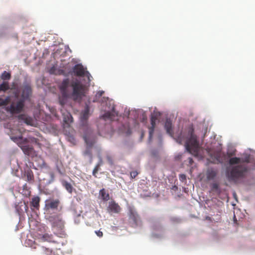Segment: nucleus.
Listing matches in <instances>:
<instances>
[{
    "mask_svg": "<svg viewBox=\"0 0 255 255\" xmlns=\"http://www.w3.org/2000/svg\"><path fill=\"white\" fill-rule=\"evenodd\" d=\"M90 115V108L89 106L86 105L85 109L83 111L80 115V121L83 126L87 124V120Z\"/></svg>",
    "mask_w": 255,
    "mask_h": 255,
    "instance_id": "obj_13",
    "label": "nucleus"
},
{
    "mask_svg": "<svg viewBox=\"0 0 255 255\" xmlns=\"http://www.w3.org/2000/svg\"><path fill=\"white\" fill-rule=\"evenodd\" d=\"M9 89V86L7 82H3L0 85V91L5 92Z\"/></svg>",
    "mask_w": 255,
    "mask_h": 255,
    "instance_id": "obj_26",
    "label": "nucleus"
},
{
    "mask_svg": "<svg viewBox=\"0 0 255 255\" xmlns=\"http://www.w3.org/2000/svg\"><path fill=\"white\" fill-rule=\"evenodd\" d=\"M100 164L99 163H98V164L96 165V166L95 167V168L93 169V175L95 177H97L96 174L98 173V171L100 169Z\"/></svg>",
    "mask_w": 255,
    "mask_h": 255,
    "instance_id": "obj_31",
    "label": "nucleus"
},
{
    "mask_svg": "<svg viewBox=\"0 0 255 255\" xmlns=\"http://www.w3.org/2000/svg\"><path fill=\"white\" fill-rule=\"evenodd\" d=\"M188 161H189V164L190 165H192L193 162V159L191 157H189L188 158Z\"/></svg>",
    "mask_w": 255,
    "mask_h": 255,
    "instance_id": "obj_38",
    "label": "nucleus"
},
{
    "mask_svg": "<svg viewBox=\"0 0 255 255\" xmlns=\"http://www.w3.org/2000/svg\"><path fill=\"white\" fill-rule=\"evenodd\" d=\"M207 150L208 154L211 158L218 161L220 160L222 150V147L220 144L217 146L216 149H214V148H208Z\"/></svg>",
    "mask_w": 255,
    "mask_h": 255,
    "instance_id": "obj_8",
    "label": "nucleus"
},
{
    "mask_svg": "<svg viewBox=\"0 0 255 255\" xmlns=\"http://www.w3.org/2000/svg\"><path fill=\"white\" fill-rule=\"evenodd\" d=\"M129 216L130 219H131L136 225H138L140 222V219L136 211L130 209L129 210Z\"/></svg>",
    "mask_w": 255,
    "mask_h": 255,
    "instance_id": "obj_19",
    "label": "nucleus"
},
{
    "mask_svg": "<svg viewBox=\"0 0 255 255\" xmlns=\"http://www.w3.org/2000/svg\"><path fill=\"white\" fill-rule=\"evenodd\" d=\"M55 75H65L66 74H65V72L63 69L56 67V71L55 72Z\"/></svg>",
    "mask_w": 255,
    "mask_h": 255,
    "instance_id": "obj_30",
    "label": "nucleus"
},
{
    "mask_svg": "<svg viewBox=\"0 0 255 255\" xmlns=\"http://www.w3.org/2000/svg\"><path fill=\"white\" fill-rule=\"evenodd\" d=\"M72 72L74 75L78 77H84L87 78L86 82L88 84L91 81L90 73L86 70V68H84L81 64H76L72 69Z\"/></svg>",
    "mask_w": 255,
    "mask_h": 255,
    "instance_id": "obj_7",
    "label": "nucleus"
},
{
    "mask_svg": "<svg viewBox=\"0 0 255 255\" xmlns=\"http://www.w3.org/2000/svg\"><path fill=\"white\" fill-rule=\"evenodd\" d=\"M24 208H25V212H27V211H28V206H27V204H26L25 203H24Z\"/></svg>",
    "mask_w": 255,
    "mask_h": 255,
    "instance_id": "obj_39",
    "label": "nucleus"
},
{
    "mask_svg": "<svg viewBox=\"0 0 255 255\" xmlns=\"http://www.w3.org/2000/svg\"><path fill=\"white\" fill-rule=\"evenodd\" d=\"M248 169L243 165H239L233 167L230 171L227 173V177L228 180L237 183L243 178L247 172Z\"/></svg>",
    "mask_w": 255,
    "mask_h": 255,
    "instance_id": "obj_4",
    "label": "nucleus"
},
{
    "mask_svg": "<svg viewBox=\"0 0 255 255\" xmlns=\"http://www.w3.org/2000/svg\"><path fill=\"white\" fill-rule=\"evenodd\" d=\"M100 195L102 199L104 201H108L110 199L109 194L107 193L105 189H102L100 191Z\"/></svg>",
    "mask_w": 255,
    "mask_h": 255,
    "instance_id": "obj_24",
    "label": "nucleus"
},
{
    "mask_svg": "<svg viewBox=\"0 0 255 255\" xmlns=\"http://www.w3.org/2000/svg\"><path fill=\"white\" fill-rule=\"evenodd\" d=\"M17 135L14 136L13 134L10 135L11 139L14 142L16 143L21 148L25 154L29 156H33L35 152L34 148L29 145H27L28 140L27 138H23L21 133L19 130H16Z\"/></svg>",
    "mask_w": 255,
    "mask_h": 255,
    "instance_id": "obj_3",
    "label": "nucleus"
},
{
    "mask_svg": "<svg viewBox=\"0 0 255 255\" xmlns=\"http://www.w3.org/2000/svg\"><path fill=\"white\" fill-rule=\"evenodd\" d=\"M179 180L182 181L184 182L186 180V176L185 174H182L179 175Z\"/></svg>",
    "mask_w": 255,
    "mask_h": 255,
    "instance_id": "obj_34",
    "label": "nucleus"
},
{
    "mask_svg": "<svg viewBox=\"0 0 255 255\" xmlns=\"http://www.w3.org/2000/svg\"><path fill=\"white\" fill-rule=\"evenodd\" d=\"M164 127L167 133L169 134L170 136H172L173 134V132L172 130V122L170 120L167 119L166 120Z\"/></svg>",
    "mask_w": 255,
    "mask_h": 255,
    "instance_id": "obj_20",
    "label": "nucleus"
},
{
    "mask_svg": "<svg viewBox=\"0 0 255 255\" xmlns=\"http://www.w3.org/2000/svg\"><path fill=\"white\" fill-rule=\"evenodd\" d=\"M60 205L59 199H49L45 201V208L46 211L50 212L51 210H56Z\"/></svg>",
    "mask_w": 255,
    "mask_h": 255,
    "instance_id": "obj_10",
    "label": "nucleus"
},
{
    "mask_svg": "<svg viewBox=\"0 0 255 255\" xmlns=\"http://www.w3.org/2000/svg\"><path fill=\"white\" fill-rule=\"evenodd\" d=\"M95 234L97 235V236H98L99 237L101 238V237H102L103 236V233L102 231H101L100 230H99V231H96L95 232Z\"/></svg>",
    "mask_w": 255,
    "mask_h": 255,
    "instance_id": "obj_37",
    "label": "nucleus"
},
{
    "mask_svg": "<svg viewBox=\"0 0 255 255\" xmlns=\"http://www.w3.org/2000/svg\"><path fill=\"white\" fill-rule=\"evenodd\" d=\"M56 71V67H55V66L52 67L49 70L50 73L52 74L55 75Z\"/></svg>",
    "mask_w": 255,
    "mask_h": 255,
    "instance_id": "obj_36",
    "label": "nucleus"
},
{
    "mask_svg": "<svg viewBox=\"0 0 255 255\" xmlns=\"http://www.w3.org/2000/svg\"><path fill=\"white\" fill-rule=\"evenodd\" d=\"M138 172L136 171H133L130 172V177L131 178H134L138 175Z\"/></svg>",
    "mask_w": 255,
    "mask_h": 255,
    "instance_id": "obj_33",
    "label": "nucleus"
},
{
    "mask_svg": "<svg viewBox=\"0 0 255 255\" xmlns=\"http://www.w3.org/2000/svg\"><path fill=\"white\" fill-rule=\"evenodd\" d=\"M106 158H107V160H108V162L110 164H113V159L111 155H107Z\"/></svg>",
    "mask_w": 255,
    "mask_h": 255,
    "instance_id": "obj_35",
    "label": "nucleus"
},
{
    "mask_svg": "<svg viewBox=\"0 0 255 255\" xmlns=\"http://www.w3.org/2000/svg\"><path fill=\"white\" fill-rule=\"evenodd\" d=\"M40 198L39 197L36 196H34L31 198L30 202V208L32 210H38L40 207L39 202Z\"/></svg>",
    "mask_w": 255,
    "mask_h": 255,
    "instance_id": "obj_16",
    "label": "nucleus"
},
{
    "mask_svg": "<svg viewBox=\"0 0 255 255\" xmlns=\"http://www.w3.org/2000/svg\"><path fill=\"white\" fill-rule=\"evenodd\" d=\"M38 239L42 242H47L49 243L59 244V242L53 240V237L52 235L49 234L48 233H45L43 235H39L38 236Z\"/></svg>",
    "mask_w": 255,
    "mask_h": 255,
    "instance_id": "obj_15",
    "label": "nucleus"
},
{
    "mask_svg": "<svg viewBox=\"0 0 255 255\" xmlns=\"http://www.w3.org/2000/svg\"><path fill=\"white\" fill-rule=\"evenodd\" d=\"M31 93V88L29 84H26L23 85L22 97L24 98H27L29 97Z\"/></svg>",
    "mask_w": 255,
    "mask_h": 255,
    "instance_id": "obj_18",
    "label": "nucleus"
},
{
    "mask_svg": "<svg viewBox=\"0 0 255 255\" xmlns=\"http://www.w3.org/2000/svg\"><path fill=\"white\" fill-rule=\"evenodd\" d=\"M52 228L55 230L54 234L60 238H66L67 235L64 230V221L61 214L50 216L47 218Z\"/></svg>",
    "mask_w": 255,
    "mask_h": 255,
    "instance_id": "obj_2",
    "label": "nucleus"
},
{
    "mask_svg": "<svg viewBox=\"0 0 255 255\" xmlns=\"http://www.w3.org/2000/svg\"><path fill=\"white\" fill-rule=\"evenodd\" d=\"M240 161L241 159L239 157H232L230 159L229 163L231 165L238 164L240 163Z\"/></svg>",
    "mask_w": 255,
    "mask_h": 255,
    "instance_id": "obj_28",
    "label": "nucleus"
},
{
    "mask_svg": "<svg viewBox=\"0 0 255 255\" xmlns=\"http://www.w3.org/2000/svg\"><path fill=\"white\" fill-rule=\"evenodd\" d=\"M9 101V98L7 97L5 99H3L1 98H0V106H6L7 105Z\"/></svg>",
    "mask_w": 255,
    "mask_h": 255,
    "instance_id": "obj_29",
    "label": "nucleus"
},
{
    "mask_svg": "<svg viewBox=\"0 0 255 255\" xmlns=\"http://www.w3.org/2000/svg\"><path fill=\"white\" fill-rule=\"evenodd\" d=\"M83 138L87 145L86 149L84 152V155L88 156L91 159L92 158V147L96 142V136L93 132L88 129L83 135Z\"/></svg>",
    "mask_w": 255,
    "mask_h": 255,
    "instance_id": "obj_5",
    "label": "nucleus"
},
{
    "mask_svg": "<svg viewBox=\"0 0 255 255\" xmlns=\"http://www.w3.org/2000/svg\"><path fill=\"white\" fill-rule=\"evenodd\" d=\"M25 123L27 124H28L29 123H28V122L27 121V119H26V121H25Z\"/></svg>",
    "mask_w": 255,
    "mask_h": 255,
    "instance_id": "obj_40",
    "label": "nucleus"
},
{
    "mask_svg": "<svg viewBox=\"0 0 255 255\" xmlns=\"http://www.w3.org/2000/svg\"><path fill=\"white\" fill-rule=\"evenodd\" d=\"M118 116V113L116 112L115 108L113 107L112 109V111L107 112L105 113L103 116L102 118L104 120H110L111 121H115L116 120V118Z\"/></svg>",
    "mask_w": 255,
    "mask_h": 255,
    "instance_id": "obj_14",
    "label": "nucleus"
},
{
    "mask_svg": "<svg viewBox=\"0 0 255 255\" xmlns=\"http://www.w3.org/2000/svg\"><path fill=\"white\" fill-rule=\"evenodd\" d=\"M73 118L71 115L69 113L66 114H63V121L66 124H70L72 122Z\"/></svg>",
    "mask_w": 255,
    "mask_h": 255,
    "instance_id": "obj_25",
    "label": "nucleus"
},
{
    "mask_svg": "<svg viewBox=\"0 0 255 255\" xmlns=\"http://www.w3.org/2000/svg\"><path fill=\"white\" fill-rule=\"evenodd\" d=\"M40 255H56L53 253L52 250L44 247L40 248Z\"/></svg>",
    "mask_w": 255,
    "mask_h": 255,
    "instance_id": "obj_22",
    "label": "nucleus"
},
{
    "mask_svg": "<svg viewBox=\"0 0 255 255\" xmlns=\"http://www.w3.org/2000/svg\"><path fill=\"white\" fill-rule=\"evenodd\" d=\"M0 78L3 80H8L11 78L10 73L4 71L1 75Z\"/></svg>",
    "mask_w": 255,
    "mask_h": 255,
    "instance_id": "obj_27",
    "label": "nucleus"
},
{
    "mask_svg": "<svg viewBox=\"0 0 255 255\" xmlns=\"http://www.w3.org/2000/svg\"><path fill=\"white\" fill-rule=\"evenodd\" d=\"M24 176L26 177V180L30 183H32L34 181V175L33 172L30 169H28L25 171Z\"/></svg>",
    "mask_w": 255,
    "mask_h": 255,
    "instance_id": "obj_21",
    "label": "nucleus"
},
{
    "mask_svg": "<svg viewBox=\"0 0 255 255\" xmlns=\"http://www.w3.org/2000/svg\"><path fill=\"white\" fill-rule=\"evenodd\" d=\"M23 107V102L19 101L16 103V105L12 104L9 107H7L6 108V110L11 114H18L21 112Z\"/></svg>",
    "mask_w": 255,
    "mask_h": 255,
    "instance_id": "obj_9",
    "label": "nucleus"
},
{
    "mask_svg": "<svg viewBox=\"0 0 255 255\" xmlns=\"http://www.w3.org/2000/svg\"><path fill=\"white\" fill-rule=\"evenodd\" d=\"M212 189L213 190H219V185L217 183H214L211 185Z\"/></svg>",
    "mask_w": 255,
    "mask_h": 255,
    "instance_id": "obj_32",
    "label": "nucleus"
},
{
    "mask_svg": "<svg viewBox=\"0 0 255 255\" xmlns=\"http://www.w3.org/2000/svg\"><path fill=\"white\" fill-rule=\"evenodd\" d=\"M159 116V114H154L151 115V127L149 128V140L150 141L151 140V138L152 137L153 133L154 132V128L155 127L156 121L157 120L158 117Z\"/></svg>",
    "mask_w": 255,
    "mask_h": 255,
    "instance_id": "obj_11",
    "label": "nucleus"
},
{
    "mask_svg": "<svg viewBox=\"0 0 255 255\" xmlns=\"http://www.w3.org/2000/svg\"><path fill=\"white\" fill-rule=\"evenodd\" d=\"M194 130L190 128L188 130L189 138L186 141L185 146L187 150L189 152L191 151L197 153L199 149V143L197 140V137L193 133Z\"/></svg>",
    "mask_w": 255,
    "mask_h": 255,
    "instance_id": "obj_6",
    "label": "nucleus"
},
{
    "mask_svg": "<svg viewBox=\"0 0 255 255\" xmlns=\"http://www.w3.org/2000/svg\"><path fill=\"white\" fill-rule=\"evenodd\" d=\"M58 88L61 94V98H59V103L61 105H64L69 98L74 101L81 100L85 96L87 91L86 85L77 79L71 81L69 78L64 79Z\"/></svg>",
    "mask_w": 255,
    "mask_h": 255,
    "instance_id": "obj_1",
    "label": "nucleus"
},
{
    "mask_svg": "<svg viewBox=\"0 0 255 255\" xmlns=\"http://www.w3.org/2000/svg\"><path fill=\"white\" fill-rule=\"evenodd\" d=\"M218 174V170L213 168L208 169L206 172V177L207 180H214Z\"/></svg>",
    "mask_w": 255,
    "mask_h": 255,
    "instance_id": "obj_17",
    "label": "nucleus"
},
{
    "mask_svg": "<svg viewBox=\"0 0 255 255\" xmlns=\"http://www.w3.org/2000/svg\"><path fill=\"white\" fill-rule=\"evenodd\" d=\"M107 210L109 213H119L121 210V208L115 201H111L109 203Z\"/></svg>",
    "mask_w": 255,
    "mask_h": 255,
    "instance_id": "obj_12",
    "label": "nucleus"
},
{
    "mask_svg": "<svg viewBox=\"0 0 255 255\" xmlns=\"http://www.w3.org/2000/svg\"><path fill=\"white\" fill-rule=\"evenodd\" d=\"M62 184L69 193H72L74 188L70 183L64 180L62 182Z\"/></svg>",
    "mask_w": 255,
    "mask_h": 255,
    "instance_id": "obj_23",
    "label": "nucleus"
}]
</instances>
